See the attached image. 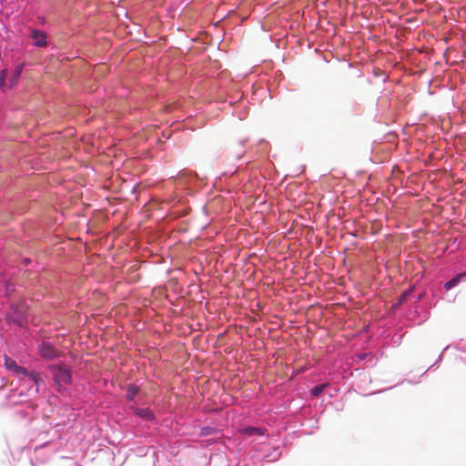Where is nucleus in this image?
<instances>
[{
	"label": "nucleus",
	"mask_w": 466,
	"mask_h": 466,
	"mask_svg": "<svg viewBox=\"0 0 466 466\" xmlns=\"http://www.w3.org/2000/svg\"><path fill=\"white\" fill-rule=\"evenodd\" d=\"M50 370L55 383L58 386L59 390L64 385H68L72 381L70 370L65 366L53 365Z\"/></svg>",
	"instance_id": "obj_1"
},
{
	"label": "nucleus",
	"mask_w": 466,
	"mask_h": 466,
	"mask_svg": "<svg viewBox=\"0 0 466 466\" xmlns=\"http://www.w3.org/2000/svg\"><path fill=\"white\" fill-rule=\"evenodd\" d=\"M40 355L46 360H53L59 356V352L49 342H42L39 347Z\"/></svg>",
	"instance_id": "obj_2"
},
{
	"label": "nucleus",
	"mask_w": 466,
	"mask_h": 466,
	"mask_svg": "<svg viewBox=\"0 0 466 466\" xmlns=\"http://www.w3.org/2000/svg\"><path fill=\"white\" fill-rule=\"evenodd\" d=\"M30 36L34 40L35 46L43 47L46 46V35L43 31L33 29L31 30Z\"/></svg>",
	"instance_id": "obj_3"
},
{
	"label": "nucleus",
	"mask_w": 466,
	"mask_h": 466,
	"mask_svg": "<svg viewBox=\"0 0 466 466\" xmlns=\"http://www.w3.org/2000/svg\"><path fill=\"white\" fill-rule=\"evenodd\" d=\"M134 411V413L138 416L139 418L145 420H153L155 419V416L152 412V410L148 408H138V407H132L131 408Z\"/></svg>",
	"instance_id": "obj_4"
},
{
	"label": "nucleus",
	"mask_w": 466,
	"mask_h": 466,
	"mask_svg": "<svg viewBox=\"0 0 466 466\" xmlns=\"http://www.w3.org/2000/svg\"><path fill=\"white\" fill-rule=\"evenodd\" d=\"M466 278V273H461L456 277L452 278L451 280L447 281L444 285V288L449 290L459 284L461 279Z\"/></svg>",
	"instance_id": "obj_5"
},
{
	"label": "nucleus",
	"mask_w": 466,
	"mask_h": 466,
	"mask_svg": "<svg viewBox=\"0 0 466 466\" xmlns=\"http://www.w3.org/2000/svg\"><path fill=\"white\" fill-rule=\"evenodd\" d=\"M23 69L22 65H18L15 66L12 76L9 79V87H12L15 83L17 82L18 78L20 77L21 72Z\"/></svg>",
	"instance_id": "obj_6"
},
{
	"label": "nucleus",
	"mask_w": 466,
	"mask_h": 466,
	"mask_svg": "<svg viewBox=\"0 0 466 466\" xmlns=\"http://www.w3.org/2000/svg\"><path fill=\"white\" fill-rule=\"evenodd\" d=\"M139 389L135 385H129L127 391V398L129 400H133L136 395L138 393Z\"/></svg>",
	"instance_id": "obj_7"
},
{
	"label": "nucleus",
	"mask_w": 466,
	"mask_h": 466,
	"mask_svg": "<svg viewBox=\"0 0 466 466\" xmlns=\"http://www.w3.org/2000/svg\"><path fill=\"white\" fill-rule=\"evenodd\" d=\"M29 379L35 382V384L36 386V391H38L39 385L44 382L43 380L41 379L39 373H37L35 371H32L30 373Z\"/></svg>",
	"instance_id": "obj_8"
},
{
	"label": "nucleus",
	"mask_w": 466,
	"mask_h": 466,
	"mask_svg": "<svg viewBox=\"0 0 466 466\" xmlns=\"http://www.w3.org/2000/svg\"><path fill=\"white\" fill-rule=\"evenodd\" d=\"M6 76H7V71L6 70H3L0 74V86L1 88H10L9 87V81L7 82L6 81Z\"/></svg>",
	"instance_id": "obj_9"
},
{
	"label": "nucleus",
	"mask_w": 466,
	"mask_h": 466,
	"mask_svg": "<svg viewBox=\"0 0 466 466\" xmlns=\"http://www.w3.org/2000/svg\"><path fill=\"white\" fill-rule=\"evenodd\" d=\"M5 365L6 369H8L9 370H13V371H15L18 366L14 360L8 358L7 356H5Z\"/></svg>",
	"instance_id": "obj_10"
},
{
	"label": "nucleus",
	"mask_w": 466,
	"mask_h": 466,
	"mask_svg": "<svg viewBox=\"0 0 466 466\" xmlns=\"http://www.w3.org/2000/svg\"><path fill=\"white\" fill-rule=\"evenodd\" d=\"M244 432L249 436H252L254 434H263V431L260 428H255V427H248L244 430Z\"/></svg>",
	"instance_id": "obj_11"
},
{
	"label": "nucleus",
	"mask_w": 466,
	"mask_h": 466,
	"mask_svg": "<svg viewBox=\"0 0 466 466\" xmlns=\"http://www.w3.org/2000/svg\"><path fill=\"white\" fill-rule=\"evenodd\" d=\"M325 387H326V384H321V385H318V386L313 387V388L310 390V393H311V395H313V396H319V395L323 391V390L325 389Z\"/></svg>",
	"instance_id": "obj_12"
},
{
	"label": "nucleus",
	"mask_w": 466,
	"mask_h": 466,
	"mask_svg": "<svg viewBox=\"0 0 466 466\" xmlns=\"http://www.w3.org/2000/svg\"><path fill=\"white\" fill-rule=\"evenodd\" d=\"M14 372L17 375H21V376L28 377V378L30 377V373H31L26 369H25L24 367H21V366H17V368L15 369V370Z\"/></svg>",
	"instance_id": "obj_13"
},
{
	"label": "nucleus",
	"mask_w": 466,
	"mask_h": 466,
	"mask_svg": "<svg viewBox=\"0 0 466 466\" xmlns=\"http://www.w3.org/2000/svg\"><path fill=\"white\" fill-rule=\"evenodd\" d=\"M14 372L17 375H21V376L28 377V378L30 377V373H31L26 369H25L24 367H21V366H17V368L15 369V370Z\"/></svg>",
	"instance_id": "obj_14"
},
{
	"label": "nucleus",
	"mask_w": 466,
	"mask_h": 466,
	"mask_svg": "<svg viewBox=\"0 0 466 466\" xmlns=\"http://www.w3.org/2000/svg\"><path fill=\"white\" fill-rule=\"evenodd\" d=\"M410 290H407L405 292H403L400 296V299H399V301L398 303L400 304L402 303L403 301H405L407 299V298L410 296Z\"/></svg>",
	"instance_id": "obj_15"
},
{
	"label": "nucleus",
	"mask_w": 466,
	"mask_h": 466,
	"mask_svg": "<svg viewBox=\"0 0 466 466\" xmlns=\"http://www.w3.org/2000/svg\"><path fill=\"white\" fill-rule=\"evenodd\" d=\"M15 323H16L17 325L21 326V325H22V323H23V321H22V320H15Z\"/></svg>",
	"instance_id": "obj_16"
}]
</instances>
